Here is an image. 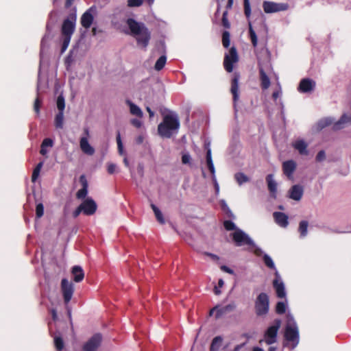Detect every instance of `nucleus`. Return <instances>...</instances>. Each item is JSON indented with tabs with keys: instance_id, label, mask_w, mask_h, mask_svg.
<instances>
[{
	"instance_id": "obj_1",
	"label": "nucleus",
	"mask_w": 351,
	"mask_h": 351,
	"mask_svg": "<svg viewBox=\"0 0 351 351\" xmlns=\"http://www.w3.org/2000/svg\"><path fill=\"white\" fill-rule=\"evenodd\" d=\"M76 18V10L75 8H73L69 17L62 22L60 29L62 40L61 53H63L66 50L70 43L71 36L75 29Z\"/></svg>"
},
{
	"instance_id": "obj_2",
	"label": "nucleus",
	"mask_w": 351,
	"mask_h": 351,
	"mask_svg": "<svg viewBox=\"0 0 351 351\" xmlns=\"http://www.w3.org/2000/svg\"><path fill=\"white\" fill-rule=\"evenodd\" d=\"M180 126L176 114H168L163 117L162 121L158 125V134L162 138H170L173 133H177Z\"/></svg>"
},
{
	"instance_id": "obj_3",
	"label": "nucleus",
	"mask_w": 351,
	"mask_h": 351,
	"mask_svg": "<svg viewBox=\"0 0 351 351\" xmlns=\"http://www.w3.org/2000/svg\"><path fill=\"white\" fill-rule=\"evenodd\" d=\"M132 34L137 36L136 38L138 45L146 48L151 38V34L148 28L143 24L137 22L133 19H128L126 21Z\"/></svg>"
},
{
	"instance_id": "obj_4",
	"label": "nucleus",
	"mask_w": 351,
	"mask_h": 351,
	"mask_svg": "<svg viewBox=\"0 0 351 351\" xmlns=\"http://www.w3.org/2000/svg\"><path fill=\"white\" fill-rule=\"evenodd\" d=\"M285 338L287 341L292 343L293 348H295L299 343L298 328L293 317L288 318V322L285 330Z\"/></svg>"
},
{
	"instance_id": "obj_5",
	"label": "nucleus",
	"mask_w": 351,
	"mask_h": 351,
	"mask_svg": "<svg viewBox=\"0 0 351 351\" xmlns=\"http://www.w3.org/2000/svg\"><path fill=\"white\" fill-rule=\"evenodd\" d=\"M255 313L257 316L266 315L269 309V296L265 293H261L254 302Z\"/></svg>"
},
{
	"instance_id": "obj_6",
	"label": "nucleus",
	"mask_w": 351,
	"mask_h": 351,
	"mask_svg": "<svg viewBox=\"0 0 351 351\" xmlns=\"http://www.w3.org/2000/svg\"><path fill=\"white\" fill-rule=\"evenodd\" d=\"M239 60L237 50L235 47H232L228 53H226L223 59V67L228 73H231L234 69V64Z\"/></svg>"
},
{
	"instance_id": "obj_7",
	"label": "nucleus",
	"mask_w": 351,
	"mask_h": 351,
	"mask_svg": "<svg viewBox=\"0 0 351 351\" xmlns=\"http://www.w3.org/2000/svg\"><path fill=\"white\" fill-rule=\"evenodd\" d=\"M281 321L278 319L274 320V325L269 326L264 335L265 341L267 345H271L276 342L278 331L280 327Z\"/></svg>"
},
{
	"instance_id": "obj_8",
	"label": "nucleus",
	"mask_w": 351,
	"mask_h": 351,
	"mask_svg": "<svg viewBox=\"0 0 351 351\" xmlns=\"http://www.w3.org/2000/svg\"><path fill=\"white\" fill-rule=\"evenodd\" d=\"M231 236L237 246L243 245L251 246L254 245L252 239L241 229H237L236 231L231 234Z\"/></svg>"
},
{
	"instance_id": "obj_9",
	"label": "nucleus",
	"mask_w": 351,
	"mask_h": 351,
	"mask_svg": "<svg viewBox=\"0 0 351 351\" xmlns=\"http://www.w3.org/2000/svg\"><path fill=\"white\" fill-rule=\"evenodd\" d=\"M263 8L265 13L270 14L287 10L289 9V5L286 3H275L265 1L263 3Z\"/></svg>"
},
{
	"instance_id": "obj_10",
	"label": "nucleus",
	"mask_w": 351,
	"mask_h": 351,
	"mask_svg": "<svg viewBox=\"0 0 351 351\" xmlns=\"http://www.w3.org/2000/svg\"><path fill=\"white\" fill-rule=\"evenodd\" d=\"M61 291L64 303L68 304L71 301L74 292L73 282L69 281L66 278H63L61 281Z\"/></svg>"
},
{
	"instance_id": "obj_11",
	"label": "nucleus",
	"mask_w": 351,
	"mask_h": 351,
	"mask_svg": "<svg viewBox=\"0 0 351 351\" xmlns=\"http://www.w3.org/2000/svg\"><path fill=\"white\" fill-rule=\"evenodd\" d=\"M270 69L268 64L264 66L262 64L258 63L259 79L261 82V87L263 90H267L270 86V79L267 74V71Z\"/></svg>"
},
{
	"instance_id": "obj_12",
	"label": "nucleus",
	"mask_w": 351,
	"mask_h": 351,
	"mask_svg": "<svg viewBox=\"0 0 351 351\" xmlns=\"http://www.w3.org/2000/svg\"><path fill=\"white\" fill-rule=\"evenodd\" d=\"M80 206L82 208V213L87 216L94 215L97 208L96 202L91 198L84 200Z\"/></svg>"
},
{
	"instance_id": "obj_13",
	"label": "nucleus",
	"mask_w": 351,
	"mask_h": 351,
	"mask_svg": "<svg viewBox=\"0 0 351 351\" xmlns=\"http://www.w3.org/2000/svg\"><path fill=\"white\" fill-rule=\"evenodd\" d=\"M101 341L100 334L94 335L83 346V351H96Z\"/></svg>"
},
{
	"instance_id": "obj_14",
	"label": "nucleus",
	"mask_w": 351,
	"mask_h": 351,
	"mask_svg": "<svg viewBox=\"0 0 351 351\" xmlns=\"http://www.w3.org/2000/svg\"><path fill=\"white\" fill-rule=\"evenodd\" d=\"M240 80V74L238 72H234L232 78L231 80V88L230 92L232 95L233 102L234 105L237 101L239 100V81Z\"/></svg>"
},
{
	"instance_id": "obj_15",
	"label": "nucleus",
	"mask_w": 351,
	"mask_h": 351,
	"mask_svg": "<svg viewBox=\"0 0 351 351\" xmlns=\"http://www.w3.org/2000/svg\"><path fill=\"white\" fill-rule=\"evenodd\" d=\"M276 278L273 281V286L276 290V295L280 298H283L286 295L285 285L282 282L279 281L280 275L278 271H275Z\"/></svg>"
},
{
	"instance_id": "obj_16",
	"label": "nucleus",
	"mask_w": 351,
	"mask_h": 351,
	"mask_svg": "<svg viewBox=\"0 0 351 351\" xmlns=\"http://www.w3.org/2000/svg\"><path fill=\"white\" fill-rule=\"evenodd\" d=\"M304 194V188L300 184H295L289 191V197L295 201H300Z\"/></svg>"
},
{
	"instance_id": "obj_17",
	"label": "nucleus",
	"mask_w": 351,
	"mask_h": 351,
	"mask_svg": "<svg viewBox=\"0 0 351 351\" xmlns=\"http://www.w3.org/2000/svg\"><path fill=\"white\" fill-rule=\"evenodd\" d=\"M296 169V162L293 160L285 161L282 163V171L284 174L289 178H293V174Z\"/></svg>"
},
{
	"instance_id": "obj_18",
	"label": "nucleus",
	"mask_w": 351,
	"mask_h": 351,
	"mask_svg": "<svg viewBox=\"0 0 351 351\" xmlns=\"http://www.w3.org/2000/svg\"><path fill=\"white\" fill-rule=\"evenodd\" d=\"M315 83L311 79H302L298 86V90L301 93H308L313 90Z\"/></svg>"
},
{
	"instance_id": "obj_19",
	"label": "nucleus",
	"mask_w": 351,
	"mask_h": 351,
	"mask_svg": "<svg viewBox=\"0 0 351 351\" xmlns=\"http://www.w3.org/2000/svg\"><path fill=\"white\" fill-rule=\"evenodd\" d=\"M80 182L82 187L77 192L76 197L79 199H83L87 195L88 186V182L84 175H82L80 177Z\"/></svg>"
},
{
	"instance_id": "obj_20",
	"label": "nucleus",
	"mask_w": 351,
	"mask_h": 351,
	"mask_svg": "<svg viewBox=\"0 0 351 351\" xmlns=\"http://www.w3.org/2000/svg\"><path fill=\"white\" fill-rule=\"evenodd\" d=\"M80 147L82 152L88 156H92L95 153V149L89 144L86 136L80 138Z\"/></svg>"
},
{
	"instance_id": "obj_21",
	"label": "nucleus",
	"mask_w": 351,
	"mask_h": 351,
	"mask_svg": "<svg viewBox=\"0 0 351 351\" xmlns=\"http://www.w3.org/2000/svg\"><path fill=\"white\" fill-rule=\"evenodd\" d=\"M273 216L275 221L281 227L286 228L288 226V216L284 213L274 212Z\"/></svg>"
},
{
	"instance_id": "obj_22",
	"label": "nucleus",
	"mask_w": 351,
	"mask_h": 351,
	"mask_svg": "<svg viewBox=\"0 0 351 351\" xmlns=\"http://www.w3.org/2000/svg\"><path fill=\"white\" fill-rule=\"evenodd\" d=\"M266 182L269 191L271 194L272 197H276V194L277 192V183L274 180V176L272 174L267 175L266 176Z\"/></svg>"
},
{
	"instance_id": "obj_23",
	"label": "nucleus",
	"mask_w": 351,
	"mask_h": 351,
	"mask_svg": "<svg viewBox=\"0 0 351 351\" xmlns=\"http://www.w3.org/2000/svg\"><path fill=\"white\" fill-rule=\"evenodd\" d=\"M93 19V14L89 11H86L81 17V24L84 28L88 29L91 26Z\"/></svg>"
},
{
	"instance_id": "obj_24",
	"label": "nucleus",
	"mask_w": 351,
	"mask_h": 351,
	"mask_svg": "<svg viewBox=\"0 0 351 351\" xmlns=\"http://www.w3.org/2000/svg\"><path fill=\"white\" fill-rule=\"evenodd\" d=\"M71 273L73 276V280L76 282L82 281L84 278V273L80 266L75 265L73 267Z\"/></svg>"
},
{
	"instance_id": "obj_25",
	"label": "nucleus",
	"mask_w": 351,
	"mask_h": 351,
	"mask_svg": "<svg viewBox=\"0 0 351 351\" xmlns=\"http://www.w3.org/2000/svg\"><path fill=\"white\" fill-rule=\"evenodd\" d=\"M351 123V117L348 116L346 114L341 115L339 121H336L333 124V130H338L343 128L346 123Z\"/></svg>"
},
{
	"instance_id": "obj_26",
	"label": "nucleus",
	"mask_w": 351,
	"mask_h": 351,
	"mask_svg": "<svg viewBox=\"0 0 351 351\" xmlns=\"http://www.w3.org/2000/svg\"><path fill=\"white\" fill-rule=\"evenodd\" d=\"M126 104L130 107V113L133 115H135L139 118H142L143 116V113L141 109L136 104L132 103L130 100H127Z\"/></svg>"
},
{
	"instance_id": "obj_27",
	"label": "nucleus",
	"mask_w": 351,
	"mask_h": 351,
	"mask_svg": "<svg viewBox=\"0 0 351 351\" xmlns=\"http://www.w3.org/2000/svg\"><path fill=\"white\" fill-rule=\"evenodd\" d=\"M293 146L295 149H297L299 152L300 154L306 155L308 154V151L306 149L307 145L304 141H297L293 143Z\"/></svg>"
},
{
	"instance_id": "obj_28",
	"label": "nucleus",
	"mask_w": 351,
	"mask_h": 351,
	"mask_svg": "<svg viewBox=\"0 0 351 351\" xmlns=\"http://www.w3.org/2000/svg\"><path fill=\"white\" fill-rule=\"evenodd\" d=\"M53 343L56 351H67L64 348V342L60 336H56L53 338Z\"/></svg>"
},
{
	"instance_id": "obj_29",
	"label": "nucleus",
	"mask_w": 351,
	"mask_h": 351,
	"mask_svg": "<svg viewBox=\"0 0 351 351\" xmlns=\"http://www.w3.org/2000/svg\"><path fill=\"white\" fill-rule=\"evenodd\" d=\"M223 339L221 336L215 337L211 342L210 351H219L221 346Z\"/></svg>"
},
{
	"instance_id": "obj_30",
	"label": "nucleus",
	"mask_w": 351,
	"mask_h": 351,
	"mask_svg": "<svg viewBox=\"0 0 351 351\" xmlns=\"http://www.w3.org/2000/svg\"><path fill=\"white\" fill-rule=\"evenodd\" d=\"M206 158V163H207L208 168L210 173L213 176H215V170L214 165H213V160H212L211 150L209 148H208V149H207Z\"/></svg>"
},
{
	"instance_id": "obj_31",
	"label": "nucleus",
	"mask_w": 351,
	"mask_h": 351,
	"mask_svg": "<svg viewBox=\"0 0 351 351\" xmlns=\"http://www.w3.org/2000/svg\"><path fill=\"white\" fill-rule=\"evenodd\" d=\"M151 208H152V209L153 210V211L154 213V215L156 216V218L157 221L160 224H164L165 222V219H164L162 213H161L160 209L154 204H151Z\"/></svg>"
},
{
	"instance_id": "obj_32",
	"label": "nucleus",
	"mask_w": 351,
	"mask_h": 351,
	"mask_svg": "<svg viewBox=\"0 0 351 351\" xmlns=\"http://www.w3.org/2000/svg\"><path fill=\"white\" fill-rule=\"evenodd\" d=\"M308 223L307 221H301L299 223L298 232L301 237H304L307 235Z\"/></svg>"
},
{
	"instance_id": "obj_33",
	"label": "nucleus",
	"mask_w": 351,
	"mask_h": 351,
	"mask_svg": "<svg viewBox=\"0 0 351 351\" xmlns=\"http://www.w3.org/2000/svg\"><path fill=\"white\" fill-rule=\"evenodd\" d=\"M64 123V112H58L55 117V126L62 129Z\"/></svg>"
},
{
	"instance_id": "obj_34",
	"label": "nucleus",
	"mask_w": 351,
	"mask_h": 351,
	"mask_svg": "<svg viewBox=\"0 0 351 351\" xmlns=\"http://www.w3.org/2000/svg\"><path fill=\"white\" fill-rule=\"evenodd\" d=\"M43 162H40L39 163L37 164L36 167L34 169V171H33L32 175V181L33 182H35L36 181V180L38 179L39 175H40V170L43 167Z\"/></svg>"
},
{
	"instance_id": "obj_35",
	"label": "nucleus",
	"mask_w": 351,
	"mask_h": 351,
	"mask_svg": "<svg viewBox=\"0 0 351 351\" xmlns=\"http://www.w3.org/2000/svg\"><path fill=\"white\" fill-rule=\"evenodd\" d=\"M263 259L265 265L268 268L277 271L273 260L268 254H265L263 256Z\"/></svg>"
},
{
	"instance_id": "obj_36",
	"label": "nucleus",
	"mask_w": 351,
	"mask_h": 351,
	"mask_svg": "<svg viewBox=\"0 0 351 351\" xmlns=\"http://www.w3.org/2000/svg\"><path fill=\"white\" fill-rule=\"evenodd\" d=\"M167 61V58L165 56H161L156 61L154 69L156 71H160L164 68Z\"/></svg>"
},
{
	"instance_id": "obj_37",
	"label": "nucleus",
	"mask_w": 351,
	"mask_h": 351,
	"mask_svg": "<svg viewBox=\"0 0 351 351\" xmlns=\"http://www.w3.org/2000/svg\"><path fill=\"white\" fill-rule=\"evenodd\" d=\"M249 35H250L252 45L254 47H256L258 44L257 36L250 23L249 24Z\"/></svg>"
},
{
	"instance_id": "obj_38",
	"label": "nucleus",
	"mask_w": 351,
	"mask_h": 351,
	"mask_svg": "<svg viewBox=\"0 0 351 351\" xmlns=\"http://www.w3.org/2000/svg\"><path fill=\"white\" fill-rule=\"evenodd\" d=\"M215 311H216V314H215L216 319L220 318L222 315H223L226 313L223 306L221 307V308H218L217 306H216V307H214L212 309H210V313H209L210 315H212Z\"/></svg>"
},
{
	"instance_id": "obj_39",
	"label": "nucleus",
	"mask_w": 351,
	"mask_h": 351,
	"mask_svg": "<svg viewBox=\"0 0 351 351\" xmlns=\"http://www.w3.org/2000/svg\"><path fill=\"white\" fill-rule=\"evenodd\" d=\"M234 178L239 185L247 182L249 179L244 173L239 172L234 175Z\"/></svg>"
},
{
	"instance_id": "obj_40",
	"label": "nucleus",
	"mask_w": 351,
	"mask_h": 351,
	"mask_svg": "<svg viewBox=\"0 0 351 351\" xmlns=\"http://www.w3.org/2000/svg\"><path fill=\"white\" fill-rule=\"evenodd\" d=\"M230 35L229 32L224 31L222 34V45L225 48H228L230 44Z\"/></svg>"
},
{
	"instance_id": "obj_41",
	"label": "nucleus",
	"mask_w": 351,
	"mask_h": 351,
	"mask_svg": "<svg viewBox=\"0 0 351 351\" xmlns=\"http://www.w3.org/2000/svg\"><path fill=\"white\" fill-rule=\"evenodd\" d=\"M286 304L283 302H278L276 306V313L278 315H282L286 311Z\"/></svg>"
},
{
	"instance_id": "obj_42",
	"label": "nucleus",
	"mask_w": 351,
	"mask_h": 351,
	"mask_svg": "<svg viewBox=\"0 0 351 351\" xmlns=\"http://www.w3.org/2000/svg\"><path fill=\"white\" fill-rule=\"evenodd\" d=\"M228 10H226L223 12L222 19H221V24L226 29L230 28V23L228 19Z\"/></svg>"
},
{
	"instance_id": "obj_43",
	"label": "nucleus",
	"mask_w": 351,
	"mask_h": 351,
	"mask_svg": "<svg viewBox=\"0 0 351 351\" xmlns=\"http://www.w3.org/2000/svg\"><path fill=\"white\" fill-rule=\"evenodd\" d=\"M57 108L58 109V112H64L65 108V102L64 98L62 95L58 97Z\"/></svg>"
},
{
	"instance_id": "obj_44",
	"label": "nucleus",
	"mask_w": 351,
	"mask_h": 351,
	"mask_svg": "<svg viewBox=\"0 0 351 351\" xmlns=\"http://www.w3.org/2000/svg\"><path fill=\"white\" fill-rule=\"evenodd\" d=\"M224 228L228 230H235L237 229L234 222L230 220H226L223 221Z\"/></svg>"
},
{
	"instance_id": "obj_45",
	"label": "nucleus",
	"mask_w": 351,
	"mask_h": 351,
	"mask_svg": "<svg viewBox=\"0 0 351 351\" xmlns=\"http://www.w3.org/2000/svg\"><path fill=\"white\" fill-rule=\"evenodd\" d=\"M244 13L247 18L251 15V8L249 0H243Z\"/></svg>"
},
{
	"instance_id": "obj_46",
	"label": "nucleus",
	"mask_w": 351,
	"mask_h": 351,
	"mask_svg": "<svg viewBox=\"0 0 351 351\" xmlns=\"http://www.w3.org/2000/svg\"><path fill=\"white\" fill-rule=\"evenodd\" d=\"M44 214V206L42 203H39L36 207V215L37 218H40Z\"/></svg>"
},
{
	"instance_id": "obj_47",
	"label": "nucleus",
	"mask_w": 351,
	"mask_h": 351,
	"mask_svg": "<svg viewBox=\"0 0 351 351\" xmlns=\"http://www.w3.org/2000/svg\"><path fill=\"white\" fill-rule=\"evenodd\" d=\"M143 4L142 0H128V5L129 7H138Z\"/></svg>"
},
{
	"instance_id": "obj_48",
	"label": "nucleus",
	"mask_w": 351,
	"mask_h": 351,
	"mask_svg": "<svg viewBox=\"0 0 351 351\" xmlns=\"http://www.w3.org/2000/svg\"><path fill=\"white\" fill-rule=\"evenodd\" d=\"M117 143L118 151L120 154H122L123 147V144H122V141L121 139V136H120L119 132H118V134L117 135Z\"/></svg>"
},
{
	"instance_id": "obj_49",
	"label": "nucleus",
	"mask_w": 351,
	"mask_h": 351,
	"mask_svg": "<svg viewBox=\"0 0 351 351\" xmlns=\"http://www.w3.org/2000/svg\"><path fill=\"white\" fill-rule=\"evenodd\" d=\"M332 123V120L330 118H326L319 121V124L322 128L326 127Z\"/></svg>"
},
{
	"instance_id": "obj_50",
	"label": "nucleus",
	"mask_w": 351,
	"mask_h": 351,
	"mask_svg": "<svg viewBox=\"0 0 351 351\" xmlns=\"http://www.w3.org/2000/svg\"><path fill=\"white\" fill-rule=\"evenodd\" d=\"M41 106V100L39 99V97H37L34 104V110L37 113L39 114L40 112V108Z\"/></svg>"
},
{
	"instance_id": "obj_51",
	"label": "nucleus",
	"mask_w": 351,
	"mask_h": 351,
	"mask_svg": "<svg viewBox=\"0 0 351 351\" xmlns=\"http://www.w3.org/2000/svg\"><path fill=\"white\" fill-rule=\"evenodd\" d=\"M326 158V154L324 150L319 151L316 156V160L317 162L323 161Z\"/></svg>"
},
{
	"instance_id": "obj_52",
	"label": "nucleus",
	"mask_w": 351,
	"mask_h": 351,
	"mask_svg": "<svg viewBox=\"0 0 351 351\" xmlns=\"http://www.w3.org/2000/svg\"><path fill=\"white\" fill-rule=\"evenodd\" d=\"M53 144V141L51 138H47L43 141L41 145L43 147H52Z\"/></svg>"
},
{
	"instance_id": "obj_53",
	"label": "nucleus",
	"mask_w": 351,
	"mask_h": 351,
	"mask_svg": "<svg viewBox=\"0 0 351 351\" xmlns=\"http://www.w3.org/2000/svg\"><path fill=\"white\" fill-rule=\"evenodd\" d=\"M116 167H117L114 164H112V163L108 164V167H107V171H108V173L113 174L115 172Z\"/></svg>"
},
{
	"instance_id": "obj_54",
	"label": "nucleus",
	"mask_w": 351,
	"mask_h": 351,
	"mask_svg": "<svg viewBox=\"0 0 351 351\" xmlns=\"http://www.w3.org/2000/svg\"><path fill=\"white\" fill-rule=\"evenodd\" d=\"M191 160V156L189 154H183L182 156V162L183 164H189Z\"/></svg>"
},
{
	"instance_id": "obj_55",
	"label": "nucleus",
	"mask_w": 351,
	"mask_h": 351,
	"mask_svg": "<svg viewBox=\"0 0 351 351\" xmlns=\"http://www.w3.org/2000/svg\"><path fill=\"white\" fill-rule=\"evenodd\" d=\"M223 210L226 212L227 216L230 218H234V216L232 213V212L230 210V208L226 206V205H224L223 206Z\"/></svg>"
},
{
	"instance_id": "obj_56",
	"label": "nucleus",
	"mask_w": 351,
	"mask_h": 351,
	"mask_svg": "<svg viewBox=\"0 0 351 351\" xmlns=\"http://www.w3.org/2000/svg\"><path fill=\"white\" fill-rule=\"evenodd\" d=\"M131 123L136 128H139L142 125V123L140 120L136 119H133L131 120Z\"/></svg>"
},
{
	"instance_id": "obj_57",
	"label": "nucleus",
	"mask_w": 351,
	"mask_h": 351,
	"mask_svg": "<svg viewBox=\"0 0 351 351\" xmlns=\"http://www.w3.org/2000/svg\"><path fill=\"white\" fill-rule=\"evenodd\" d=\"M226 313H228L230 311H232L235 308V305L234 304H228L225 306H223Z\"/></svg>"
},
{
	"instance_id": "obj_58",
	"label": "nucleus",
	"mask_w": 351,
	"mask_h": 351,
	"mask_svg": "<svg viewBox=\"0 0 351 351\" xmlns=\"http://www.w3.org/2000/svg\"><path fill=\"white\" fill-rule=\"evenodd\" d=\"M81 213H82V208H81L80 206H78V207H77V208L73 211V217L74 218H76V217H77L80 215V214Z\"/></svg>"
},
{
	"instance_id": "obj_59",
	"label": "nucleus",
	"mask_w": 351,
	"mask_h": 351,
	"mask_svg": "<svg viewBox=\"0 0 351 351\" xmlns=\"http://www.w3.org/2000/svg\"><path fill=\"white\" fill-rule=\"evenodd\" d=\"M221 269L225 272H227L228 274H232L234 273L233 270L230 268H229L228 267L226 266V265H222L221 267Z\"/></svg>"
},
{
	"instance_id": "obj_60",
	"label": "nucleus",
	"mask_w": 351,
	"mask_h": 351,
	"mask_svg": "<svg viewBox=\"0 0 351 351\" xmlns=\"http://www.w3.org/2000/svg\"><path fill=\"white\" fill-rule=\"evenodd\" d=\"M75 0H66L64 3L65 8H69L73 3Z\"/></svg>"
},
{
	"instance_id": "obj_61",
	"label": "nucleus",
	"mask_w": 351,
	"mask_h": 351,
	"mask_svg": "<svg viewBox=\"0 0 351 351\" xmlns=\"http://www.w3.org/2000/svg\"><path fill=\"white\" fill-rule=\"evenodd\" d=\"M146 110L149 113L150 119L154 117V112L149 106L146 107Z\"/></svg>"
},
{
	"instance_id": "obj_62",
	"label": "nucleus",
	"mask_w": 351,
	"mask_h": 351,
	"mask_svg": "<svg viewBox=\"0 0 351 351\" xmlns=\"http://www.w3.org/2000/svg\"><path fill=\"white\" fill-rule=\"evenodd\" d=\"M254 254L257 256H261L263 254V251L260 248H256L254 250Z\"/></svg>"
},
{
	"instance_id": "obj_63",
	"label": "nucleus",
	"mask_w": 351,
	"mask_h": 351,
	"mask_svg": "<svg viewBox=\"0 0 351 351\" xmlns=\"http://www.w3.org/2000/svg\"><path fill=\"white\" fill-rule=\"evenodd\" d=\"M219 288L220 287H219L217 286H215V287H214L213 291H214L215 294L217 295H219L221 293V291L219 289Z\"/></svg>"
},
{
	"instance_id": "obj_64",
	"label": "nucleus",
	"mask_w": 351,
	"mask_h": 351,
	"mask_svg": "<svg viewBox=\"0 0 351 351\" xmlns=\"http://www.w3.org/2000/svg\"><path fill=\"white\" fill-rule=\"evenodd\" d=\"M40 153L41 155L44 156L47 153V149H45V147H43L41 145L40 147Z\"/></svg>"
}]
</instances>
